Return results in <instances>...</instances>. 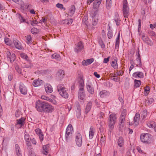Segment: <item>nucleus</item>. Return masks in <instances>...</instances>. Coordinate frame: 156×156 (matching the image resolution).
Masks as SVG:
<instances>
[{
    "label": "nucleus",
    "instance_id": "f257e3e1",
    "mask_svg": "<svg viewBox=\"0 0 156 156\" xmlns=\"http://www.w3.org/2000/svg\"><path fill=\"white\" fill-rule=\"evenodd\" d=\"M117 120L116 115L114 113L110 114L108 118V130L111 131L114 129V125Z\"/></svg>",
    "mask_w": 156,
    "mask_h": 156
},
{
    "label": "nucleus",
    "instance_id": "f03ea898",
    "mask_svg": "<svg viewBox=\"0 0 156 156\" xmlns=\"http://www.w3.org/2000/svg\"><path fill=\"white\" fill-rule=\"evenodd\" d=\"M57 90L60 95L64 98H66L68 97L69 94L66 91V88L62 85L59 84L57 87Z\"/></svg>",
    "mask_w": 156,
    "mask_h": 156
},
{
    "label": "nucleus",
    "instance_id": "7ed1b4c3",
    "mask_svg": "<svg viewBox=\"0 0 156 156\" xmlns=\"http://www.w3.org/2000/svg\"><path fill=\"white\" fill-rule=\"evenodd\" d=\"M123 14L125 18H128L129 14V8L126 0H124L123 3Z\"/></svg>",
    "mask_w": 156,
    "mask_h": 156
},
{
    "label": "nucleus",
    "instance_id": "20e7f679",
    "mask_svg": "<svg viewBox=\"0 0 156 156\" xmlns=\"http://www.w3.org/2000/svg\"><path fill=\"white\" fill-rule=\"evenodd\" d=\"M73 133V129L72 125L71 124H69L66 128L65 134V137L66 140L71 136Z\"/></svg>",
    "mask_w": 156,
    "mask_h": 156
},
{
    "label": "nucleus",
    "instance_id": "39448f33",
    "mask_svg": "<svg viewBox=\"0 0 156 156\" xmlns=\"http://www.w3.org/2000/svg\"><path fill=\"white\" fill-rule=\"evenodd\" d=\"M83 43L81 41H80L75 44L74 51L76 53L81 51L84 48Z\"/></svg>",
    "mask_w": 156,
    "mask_h": 156
},
{
    "label": "nucleus",
    "instance_id": "423d86ee",
    "mask_svg": "<svg viewBox=\"0 0 156 156\" xmlns=\"http://www.w3.org/2000/svg\"><path fill=\"white\" fill-rule=\"evenodd\" d=\"M151 135L148 133L142 134L140 136V138L141 141L145 143H148L150 141Z\"/></svg>",
    "mask_w": 156,
    "mask_h": 156
},
{
    "label": "nucleus",
    "instance_id": "0eeeda50",
    "mask_svg": "<svg viewBox=\"0 0 156 156\" xmlns=\"http://www.w3.org/2000/svg\"><path fill=\"white\" fill-rule=\"evenodd\" d=\"M45 101L39 100L36 102V108L39 112H43L44 106Z\"/></svg>",
    "mask_w": 156,
    "mask_h": 156
},
{
    "label": "nucleus",
    "instance_id": "6e6552de",
    "mask_svg": "<svg viewBox=\"0 0 156 156\" xmlns=\"http://www.w3.org/2000/svg\"><path fill=\"white\" fill-rule=\"evenodd\" d=\"M86 86L87 90L88 93L90 94L93 95L94 93V89L92 83L88 81L86 83Z\"/></svg>",
    "mask_w": 156,
    "mask_h": 156
},
{
    "label": "nucleus",
    "instance_id": "1a4fd4ad",
    "mask_svg": "<svg viewBox=\"0 0 156 156\" xmlns=\"http://www.w3.org/2000/svg\"><path fill=\"white\" fill-rule=\"evenodd\" d=\"M75 141L77 145L79 147L82 146V138L81 134L80 133H77L75 137Z\"/></svg>",
    "mask_w": 156,
    "mask_h": 156
},
{
    "label": "nucleus",
    "instance_id": "9d476101",
    "mask_svg": "<svg viewBox=\"0 0 156 156\" xmlns=\"http://www.w3.org/2000/svg\"><path fill=\"white\" fill-rule=\"evenodd\" d=\"M98 12L96 11L92 15V24L93 25L96 26L97 24L98 21Z\"/></svg>",
    "mask_w": 156,
    "mask_h": 156
},
{
    "label": "nucleus",
    "instance_id": "9b49d317",
    "mask_svg": "<svg viewBox=\"0 0 156 156\" xmlns=\"http://www.w3.org/2000/svg\"><path fill=\"white\" fill-rule=\"evenodd\" d=\"M141 39L147 45L150 46H152L153 45V43L152 41L145 34H143L142 35Z\"/></svg>",
    "mask_w": 156,
    "mask_h": 156
},
{
    "label": "nucleus",
    "instance_id": "f8f14e48",
    "mask_svg": "<svg viewBox=\"0 0 156 156\" xmlns=\"http://www.w3.org/2000/svg\"><path fill=\"white\" fill-rule=\"evenodd\" d=\"M76 10V8L74 5H72L69 6L68 9V11L67 13L68 15L72 16L74 14Z\"/></svg>",
    "mask_w": 156,
    "mask_h": 156
},
{
    "label": "nucleus",
    "instance_id": "ddd939ff",
    "mask_svg": "<svg viewBox=\"0 0 156 156\" xmlns=\"http://www.w3.org/2000/svg\"><path fill=\"white\" fill-rule=\"evenodd\" d=\"M79 89H83L84 86V80L83 76H80L78 77Z\"/></svg>",
    "mask_w": 156,
    "mask_h": 156
},
{
    "label": "nucleus",
    "instance_id": "4468645a",
    "mask_svg": "<svg viewBox=\"0 0 156 156\" xmlns=\"http://www.w3.org/2000/svg\"><path fill=\"white\" fill-rule=\"evenodd\" d=\"M86 94L83 89H79L78 92V97L79 99L81 100H83L85 97Z\"/></svg>",
    "mask_w": 156,
    "mask_h": 156
},
{
    "label": "nucleus",
    "instance_id": "2eb2a0df",
    "mask_svg": "<svg viewBox=\"0 0 156 156\" xmlns=\"http://www.w3.org/2000/svg\"><path fill=\"white\" fill-rule=\"evenodd\" d=\"M36 133L39 136L40 141L42 142L44 139V135L41 129L39 128L36 129L35 130Z\"/></svg>",
    "mask_w": 156,
    "mask_h": 156
},
{
    "label": "nucleus",
    "instance_id": "dca6fc26",
    "mask_svg": "<svg viewBox=\"0 0 156 156\" xmlns=\"http://www.w3.org/2000/svg\"><path fill=\"white\" fill-rule=\"evenodd\" d=\"M44 88L46 92L48 94L51 93L53 91L52 86L48 83H46L45 84Z\"/></svg>",
    "mask_w": 156,
    "mask_h": 156
},
{
    "label": "nucleus",
    "instance_id": "f3484780",
    "mask_svg": "<svg viewBox=\"0 0 156 156\" xmlns=\"http://www.w3.org/2000/svg\"><path fill=\"white\" fill-rule=\"evenodd\" d=\"M20 90L21 93L24 95L27 94V89L26 87L22 83L20 84Z\"/></svg>",
    "mask_w": 156,
    "mask_h": 156
},
{
    "label": "nucleus",
    "instance_id": "a211bd4d",
    "mask_svg": "<svg viewBox=\"0 0 156 156\" xmlns=\"http://www.w3.org/2000/svg\"><path fill=\"white\" fill-rule=\"evenodd\" d=\"M13 43L15 47L17 49L21 50L22 49L23 47L21 45V43L19 42V41L16 39H14L13 40Z\"/></svg>",
    "mask_w": 156,
    "mask_h": 156
},
{
    "label": "nucleus",
    "instance_id": "6ab92c4d",
    "mask_svg": "<svg viewBox=\"0 0 156 156\" xmlns=\"http://www.w3.org/2000/svg\"><path fill=\"white\" fill-rule=\"evenodd\" d=\"M147 126L150 128H154L156 132V123L153 121H150L147 122Z\"/></svg>",
    "mask_w": 156,
    "mask_h": 156
},
{
    "label": "nucleus",
    "instance_id": "aec40b11",
    "mask_svg": "<svg viewBox=\"0 0 156 156\" xmlns=\"http://www.w3.org/2000/svg\"><path fill=\"white\" fill-rule=\"evenodd\" d=\"M125 121V118L123 116L120 117L119 122V126L120 129H121L123 128L124 125V123Z\"/></svg>",
    "mask_w": 156,
    "mask_h": 156
},
{
    "label": "nucleus",
    "instance_id": "412c9836",
    "mask_svg": "<svg viewBox=\"0 0 156 156\" xmlns=\"http://www.w3.org/2000/svg\"><path fill=\"white\" fill-rule=\"evenodd\" d=\"M136 55H137V57L136 58V66H141L142 64H141V58L139 54V51H136Z\"/></svg>",
    "mask_w": 156,
    "mask_h": 156
},
{
    "label": "nucleus",
    "instance_id": "4be33fe9",
    "mask_svg": "<svg viewBox=\"0 0 156 156\" xmlns=\"http://www.w3.org/2000/svg\"><path fill=\"white\" fill-rule=\"evenodd\" d=\"M140 115L138 113L136 114L134 117V124L137 126L140 120Z\"/></svg>",
    "mask_w": 156,
    "mask_h": 156
},
{
    "label": "nucleus",
    "instance_id": "5701e85b",
    "mask_svg": "<svg viewBox=\"0 0 156 156\" xmlns=\"http://www.w3.org/2000/svg\"><path fill=\"white\" fill-rule=\"evenodd\" d=\"M133 76L135 78H143L144 76L142 72L138 71L134 73L133 74Z\"/></svg>",
    "mask_w": 156,
    "mask_h": 156
},
{
    "label": "nucleus",
    "instance_id": "b1692460",
    "mask_svg": "<svg viewBox=\"0 0 156 156\" xmlns=\"http://www.w3.org/2000/svg\"><path fill=\"white\" fill-rule=\"evenodd\" d=\"M50 148L49 145L47 144L44 146L43 147V154L45 155H47L48 153Z\"/></svg>",
    "mask_w": 156,
    "mask_h": 156
},
{
    "label": "nucleus",
    "instance_id": "393cba45",
    "mask_svg": "<svg viewBox=\"0 0 156 156\" xmlns=\"http://www.w3.org/2000/svg\"><path fill=\"white\" fill-rule=\"evenodd\" d=\"M43 83V81L40 80H34L33 82V85L34 87H37L41 85Z\"/></svg>",
    "mask_w": 156,
    "mask_h": 156
},
{
    "label": "nucleus",
    "instance_id": "a878e982",
    "mask_svg": "<svg viewBox=\"0 0 156 156\" xmlns=\"http://www.w3.org/2000/svg\"><path fill=\"white\" fill-rule=\"evenodd\" d=\"M47 105V106L46 107L44 112H51L54 110V108L48 103Z\"/></svg>",
    "mask_w": 156,
    "mask_h": 156
},
{
    "label": "nucleus",
    "instance_id": "bb28decb",
    "mask_svg": "<svg viewBox=\"0 0 156 156\" xmlns=\"http://www.w3.org/2000/svg\"><path fill=\"white\" fill-rule=\"evenodd\" d=\"M93 61L94 60L93 58L84 60L82 62V64L83 66H87L92 63Z\"/></svg>",
    "mask_w": 156,
    "mask_h": 156
},
{
    "label": "nucleus",
    "instance_id": "cd10ccee",
    "mask_svg": "<svg viewBox=\"0 0 156 156\" xmlns=\"http://www.w3.org/2000/svg\"><path fill=\"white\" fill-rule=\"evenodd\" d=\"M118 145L120 147H122L124 144V140L122 137H120L118 140Z\"/></svg>",
    "mask_w": 156,
    "mask_h": 156
},
{
    "label": "nucleus",
    "instance_id": "c85d7f7f",
    "mask_svg": "<svg viewBox=\"0 0 156 156\" xmlns=\"http://www.w3.org/2000/svg\"><path fill=\"white\" fill-rule=\"evenodd\" d=\"M25 120V119L23 117L17 120V123L16 125H19L20 126V127H21L23 125L24 122Z\"/></svg>",
    "mask_w": 156,
    "mask_h": 156
},
{
    "label": "nucleus",
    "instance_id": "c756f323",
    "mask_svg": "<svg viewBox=\"0 0 156 156\" xmlns=\"http://www.w3.org/2000/svg\"><path fill=\"white\" fill-rule=\"evenodd\" d=\"M16 155L17 156H22L21 153L20 147L18 144H16L15 146Z\"/></svg>",
    "mask_w": 156,
    "mask_h": 156
},
{
    "label": "nucleus",
    "instance_id": "7c9ffc66",
    "mask_svg": "<svg viewBox=\"0 0 156 156\" xmlns=\"http://www.w3.org/2000/svg\"><path fill=\"white\" fill-rule=\"evenodd\" d=\"M101 0H95L93 3V7L94 9H97L98 7L101 3Z\"/></svg>",
    "mask_w": 156,
    "mask_h": 156
},
{
    "label": "nucleus",
    "instance_id": "2f4dec72",
    "mask_svg": "<svg viewBox=\"0 0 156 156\" xmlns=\"http://www.w3.org/2000/svg\"><path fill=\"white\" fill-rule=\"evenodd\" d=\"M94 134V129L93 127H91L90 129L89 137L90 139H92Z\"/></svg>",
    "mask_w": 156,
    "mask_h": 156
},
{
    "label": "nucleus",
    "instance_id": "473e14b6",
    "mask_svg": "<svg viewBox=\"0 0 156 156\" xmlns=\"http://www.w3.org/2000/svg\"><path fill=\"white\" fill-rule=\"evenodd\" d=\"M26 42L28 44H30L32 43L33 40L30 35H27L26 37Z\"/></svg>",
    "mask_w": 156,
    "mask_h": 156
},
{
    "label": "nucleus",
    "instance_id": "72a5a7b5",
    "mask_svg": "<svg viewBox=\"0 0 156 156\" xmlns=\"http://www.w3.org/2000/svg\"><path fill=\"white\" fill-rule=\"evenodd\" d=\"M16 16L19 18L20 23H25V22H26V20L23 18V17L20 14L17 13Z\"/></svg>",
    "mask_w": 156,
    "mask_h": 156
},
{
    "label": "nucleus",
    "instance_id": "f704fd0d",
    "mask_svg": "<svg viewBox=\"0 0 156 156\" xmlns=\"http://www.w3.org/2000/svg\"><path fill=\"white\" fill-rule=\"evenodd\" d=\"M91 103L90 102H88L86 107L85 108V113L86 114H87V113L89 112L90 111L91 109Z\"/></svg>",
    "mask_w": 156,
    "mask_h": 156
},
{
    "label": "nucleus",
    "instance_id": "c9c22d12",
    "mask_svg": "<svg viewBox=\"0 0 156 156\" xmlns=\"http://www.w3.org/2000/svg\"><path fill=\"white\" fill-rule=\"evenodd\" d=\"M57 75L60 78H62L64 75V71L63 70L60 69L58 71Z\"/></svg>",
    "mask_w": 156,
    "mask_h": 156
},
{
    "label": "nucleus",
    "instance_id": "e433bc0d",
    "mask_svg": "<svg viewBox=\"0 0 156 156\" xmlns=\"http://www.w3.org/2000/svg\"><path fill=\"white\" fill-rule=\"evenodd\" d=\"M108 92L105 90H102L100 92V95L101 97L102 98L108 95Z\"/></svg>",
    "mask_w": 156,
    "mask_h": 156
},
{
    "label": "nucleus",
    "instance_id": "4c0bfd02",
    "mask_svg": "<svg viewBox=\"0 0 156 156\" xmlns=\"http://www.w3.org/2000/svg\"><path fill=\"white\" fill-rule=\"evenodd\" d=\"M88 17L87 16L85 15L83 17L82 20V23L87 26Z\"/></svg>",
    "mask_w": 156,
    "mask_h": 156
},
{
    "label": "nucleus",
    "instance_id": "58836bf2",
    "mask_svg": "<svg viewBox=\"0 0 156 156\" xmlns=\"http://www.w3.org/2000/svg\"><path fill=\"white\" fill-rule=\"evenodd\" d=\"M106 7L108 9H109L112 6L111 0H106Z\"/></svg>",
    "mask_w": 156,
    "mask_h": 156
},
{
    "label": "nucleus",
    "instance_id": "ea45409f",
    "mask_svg": "<svg viewBox=\"0 0 156 156\" xmlns=\"http://www.w3.org/2000/svg\"><path fill=\"white\" fill-rule=\"evenodd\" d=\"M111 66L115 69L117 68L118 67L117 60L114 59V61H112L111 63Z\"/></svg>",
    "mask_w": 156,
    "mask_h": 156
},
{
    "label": "nucleus",
    "instance_id": "a19ab883",
    "mask_svg": "<svg viewBox=\"0 0 156 156\" xmlns=\"http://www.w3.org/2000/svg\"><path fill=\"white\" fill-rule=\"evenodd\" d=\"M51 58H55L57 60L59 61L60 60V55L57 54H54L51 55Z\"/></svg>",
    "mask_w": 156,
    "mask_h": 156
},
{
    "label": "nucleus",
    "instance_id": "79ce46f5",
    "mask_svg": "<svg viewBox=\"0 0 156 156\" xmlns=\"http://www.w3.org/2000/svg\"><path fill=\"white\" fill-rule=\"evenodd\" d=\"M134 87L136 88H137L139 87L140 85L141 84V81L140 80H134Z\"/></svg>",
    "mask_w": 156,
    "mask_h": 156
},
{
    "label": "nucleus",
    "instance_id": "37998d69",
    "mask_svg": "<svg viewBox=\"0 0 156 156\" xmlns=\"http://www.w3.org/2000/svg\"><path fill=\"white\" fill-rule=\"evenodd\" d=\"M51 98H50V100L48 101L54 105H55L57 103L56 101L55 100V98H56L54 96H51Z\"/></svg>",
    "mask_w": 156,
    "mask_h": 156
},
{
    "label": "nucleus",
    "instance_id": "c03bdc74",
    "mask_svg": "<svg viewBox=\"0 0 156 156\" xmlns=\"http://www.w3.org/2000/svg\"><path fill=\"white\" fill-rule=\"evenodd\" d=\"M24 133V139L25 141L31 140V139L30 138V137L29 135L26 132H25Z\"/></svg>",
    "mask_w": 156,
    "mask_h": 156
},
{
    "label": "nucleus",
    "instance_id": "a18cd8bd",
    "mask_svg": "<svg viewBox=\"0 0 156 156\" xmlns=\"http://www.w3.org/2000/svg\"><path fill=\"white\" fill-rule=\"evenodd\" d=\"M15 58L16 56L15 54H12L10 56V58H9L8 59L9 60L10 62L12 63L15 60Z\"/></svg>",
    "mask_w": 156,
    "mask_h": 156
},
{
    "label": "nucleus",
    "instance_id": "49530a36",
    "mask_svg": "<svg viewBox=\"0 0 156 156\" xmlns=\"http://www.w3.org/2000/svg\"><path fill=\"white\" fill-rule=\"evenodd\" d=\"M20 4L21 8L23 10H24L28 8V7L29 6V5H28L27 6V7L26 5L24 4L23 2H22L21 3H20Z\"/></svg>",
    "mask_w": 156,
    "mask_h": 156
},
{
    "label": "nucleus",
    "instance_id": "de8ad7c7",
    "mask_svg": "<svg viewBox=\"0 0 156 156\" xmlns=\"http://www.w3.org/2000/svg\"><path fill=\"white\" fill-rule=\"evenodd\" d=\"M4 41L7 45H10L11 44V42L10 39L8 38L5 37L4 38Z\"/></svg>",
    "mask_w": 156,
    "mask_h": 156
},
{
    "label": "nucleus",
    "instance_id": "09e8293b",
    "mask_svg": "<svg viewBox=\"0 0 156 156\" xmlns=\"http://www.w3.org/2000/svg\"><path fill=\"white\" fill-rule=\"evenodd\" d=\"M126 115V109H123L122 111L121 115L120 117H122L123 116L124 118H125V117Z\"/></svg>",
    "mask_w": 156,
    "mask_h": 156
},
{
    "label": "nucleus",
    "instance_id": "8fccbe9b",
    "mask_svg": "<svg viewBox=\"0 0 156 156\" xmlns=\"http://www.w3.org/2000/svg\"><path fill=\"white\" fill-rule=\"evenodd\" d=\"M98 42L102 48H105V45L104 44L103 41L101 40H99L98 41Z\"/></svg>",
    "mask_w": 156,
    "mask_h": 156
},
{
    "label": "nucleus",
    "instance_id": "3c124183",
    "mask_svg": "<svg viewBox=\"0 0 156 156\" xmlns=\"http://www.w3.org/2000/svg\"><path fill=\"white\" fill-rule=\"evenodd\" d=\"M75 108H76V110H80V108L79 103L77 102L75 103Z\"/></svg>",
    "mask_w": 156,
    "mask_h": 156
},
{
    "label": "nucleus",
    "instance_id": "603ef678",
    "mask_svg": "<svg viewBox=\"0 0 156 156\" xmlns=\"http://www.w3.org/2000/svg\"><path fill=\"white\" fill-rule=\"evenodd\" d=\"M20 56L21 58H23L25 59L26 60H27L28 57L24 53H22L20 54Z\"/></svg>",
    "mask_w": 156,
    "mask_h": 156
},
{
    "label": "nucleus",
    "instance_id": "864d4df0",
    "mask_svg": "<svg viewBox=\"0 0 156 156\" xmlns=\"http://www.w3.org/2000/svg\"><path fill=\"white\" fill-rule=\"evenodd\" d=\"M107 35L109 39L111 38L113 36L112 31L111 30L108 31Z\"/></svg>",
    "mask_w": 156,
    "mask_h": 156
},
{
    "label": "nucleus",
    "instance_id": "5fc2aeb1",
    "mask_svg": "<svg viewBox=\"0 0 156 156\" xmlns=\"http://www.w3.org/2000/svg\"><path fill=\"white\" fill-rule=\"evenodd\" d=\"M31 32L32 34H37L38 32L37 29L34 27L32 28L31 30Z\"/></svg>",
    "mask_w": 156,
    "mask_h": 156
},
{
    "label": "nucleus",
    "instance_id": "6e6d98bb",
    "mask_svg": "<svg viewBox=\"0 0 156 156\" xmlns=\"http://www.w3.org/2000/svg\"><path fill=\"white\" fill-rule=\"evenodd\" d=\"M147 112L146 110H144L142 112V115L143 116V119H145L147 115Z\"/></svg>",
    "mask_w": 156,
    "mask_h": 156
},
{
    "label": "nucleus",
    "instance_id": "4d7b16f0",
    "mask_svg": "<svg viewBox=\"0 0 156 156\" xmlns=\"http://www.w3.org/2000/svg\"><path fill=\"white\" fill-rule=\"evenodd\" d=\"M76 116L77 118H80L81 115V110H76Z\"/></svg>",
    "mask_w": 156,
    "mask_h": 156
},
{
    "label": "nucleus",
    "instance_id": "13d9d810",
    "mask_svg": "<svg viewBox=\"0 0 156 156\" xmlns=\"http://www.w3.org/2000/svg\"><path fill=\"white\" fill-rule=\"evenodd\" d=\"M41 98L42 99L46 100L48 101L50 100V98L49 97L44 95L42 96Z\"/></svg>",
    "mask_w": 156,
    "mask_h": 156
},
{
    "label": "nucleus",
    "instance_id": "bf43d9fd",
    "mask_svg": "<svg viewBox=\"0 0 156 156\" xmlns=\"http://www.w3.org/2000/svg\"><path fill=\"white\" fill-rule=\"evenodd\" d=\"M101 143L102 145H104L105 144V138L104 137L102 136L101 137V139L100 140Z\"/></svg>",
    "mask_w": 156,
    "mask_h": 156
},
{
    "label": "nucleus",
    "instance_id": "052dcab7",
    "mask_svg": "<svg viewBox=\"0 0 156 156\" xmlns=\"http://www.w3.org/2000/svg\"><path fill=\"white\" fill-rule=\"evenodd\" d=\"M15 69H16V70L17 72L19 73H21V70L18 66H16L15 67Z\"/></svg>",
    "mask_w": 156,
    "mask_h": 156
},
{
    "label": "nucleus",
    "instance_id": "680f3d73",
    "mask_svg": "<svg viewBox=\"0 0 156 156\" xmlns=\"http://www.w3.org/2000/svg\"><path fill=\"white\" fill-rule=\"evenodd\" d=\"M110 58V56H108L107 58H105L103 62L104 63H107L109 61Z\"/></svg>",
    "mask_w": 156,
    "mask_h": 156
},
{
    "label": "nucleus",
    "instance_id": "e2e57ef3",
    "mask_svg": "<svg viewBox=\"0 0 156 156\" xmlns=\"http://www.w3.org/2000/svg\"><path fill=\"white\" fill-rule=\"evenodd\" d=\"M31 141L32 144L34 145H35L37 144V142L35 139L34 138L31 139Z\"/></svg>",
    "mask_w": 156,
    "mask_h": 156
},
{
    "label": "nucleus",
    "instance_id": "0e129e2a",
    "mask_svg": "<svg viewBox=\"0 0 156 156\" xmlns=\"http://www.w3.org/2000/svg\"><path fill=\"white\" fill-rule=\"evenodd\" d=\"M38 22L36 20H33L31 21V24L33 26H34L35 25L37 24Z\"/></svg>",
    "mask_w": 156,
    "mask_h": 156
},
{
    "label": "nucleus",
    "instance_id": "69168bd1",
    "mask_svg": "<svg viewBox=\"0 0 156 156\" xmlns=\"http://www.w3.org/2000/svg\"><path fill=\"white\" fill-rule=\"evenodd\" d=\"M6 53L8 59L10 58V56L11 55V53L9 51H7Z\"/></svg>",
    "mask_w": 156,
    "mask_h": 156
},
{
    "label": "nucleus",
    "instance_id": "338daca9",
    "mask_svg": "<svg viewBox=\"0 0 156 156\" xmlns=\"http://www.w3.org/2000/svg\"><path fill=\"white\" fill-rule=\"evenodd\" d=\"M119 41H116L115 47L116 48H119Z\"/></svg>",
    "mask_w": 156,
    "mask_h": 156
},
{
    "label": "nucleus",
    "instance_id": "774afa93",
    "mask_svg": "<svg viewBox=\"0 0 156 156\" xmlns=\"http://www.w3.org/2000/svg\"><path fill=\"white\" fill-rule=\"evenodd\" d=\"M150 89L149 87L147 86L145 88L144 91V94H145V92L148 91L150 90Z\"/></svg>",
    "mask_w": 156,
    "mask_h": 156
}]
</instances>
